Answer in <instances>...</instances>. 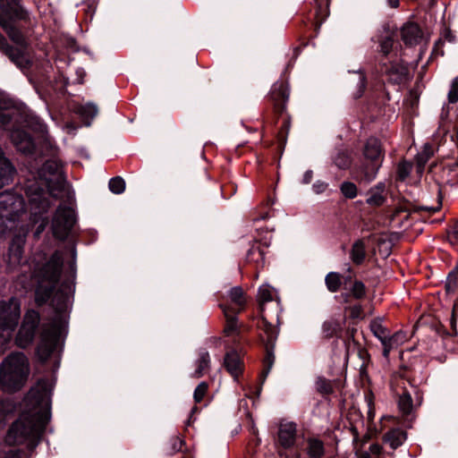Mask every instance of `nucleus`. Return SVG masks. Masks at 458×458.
Segmentation results:
<instances>
[{"mask_svg": "<svg viewBox=\"0 0 458 458\" xmlns=\"http://www.w3.org/2000/svg\"><path fill=\"white\" fill-rule=\"evenodd\" d=\"M52 383L40 379L31 387L23 399L20 418L8 430L5 441L9 445L28 442L30 449L39 443L40 437L51 418Z\"/></svg>", "mask_w": 458, "mask_h": 458, "instance_id": "nucleus-1", "label": "nucleus"}, {"mask_svg": "<svg viewBox=\"0 0 458 458\" xmlns=\"http://www.w3.org/2000/svg\"><path fill=\"white\" fill-rule=\"evenodd\" d=\"M38 176L40 181L45 182L48 193L37 182L27 187L26 194L29 198V204L35 216L46 213L49 208L50 201L47 195L57 198L60 192L66 191V181L64 177L62 165L56 158L47 160L39 169Z\"/></svg>", "mask_w": 458, "mask_h": 458, "instance_id": "nucleus-2", "label": "nucleus"}, {"mask_svg": "<svg viewBox=\"0 0 458 458\" xmlns=\"http://www.w3.org/2000/svg\"><path fill=\"white\" fill-rule=\"evenodd\" d=\"M73 291L72 282H64L52 300V305L56 311V319L47 327H43L37 349L38 359L42 361H46L57 348L63 330L62 320L69 311Z\"/></svg>", "mask_w": 458, "mask_h": 458, "instance_id": "nucleus-3", "label": "nucleus"}, {"mask_svg": "<svg viewBox=\"0 0 458 458\" xmlns=\"http://www.w3.org/2000/svg\"><path fill=\"white\" fill-rule=\"evenodd\" d=\"M17 7L21 8L22 16L15 15L13 12L14 7L13 4H0V26L6 31L9 38L17 44L21 48H13L9 46L6 39L0 33V52L9 57V59L15 64L18 67L24 69L27 68L30 62L25 55L24 49L27 47V41L23 34L13 26L15 20H25L27 18V12L21 5L20 0L15 1Z\"/></svg>", "mask_w": 458, "mask_h": 458, "instance_id": "nucleus-4", "label": "nucleus"}, {"mask_svg": "<svg viewBox=\"0 0 458 458\" xmlns=\"http://www.w3.org/2000/svg\"><path fill=\"white\" fill-rule=\"evenodd\" d=\"M30 361L21 352L7 355L0 363V388L4 392L20 390L30 375Z\"/></svg>", "mask_w": 458, "mask_h": 458, "instance_id": "nucleus-5", "label": "nucleus"}, {"mask_svg": "<svg viewBox=\"0 0 458 458\" xmlns=\"http://www.w3.org/2000/svg\"><path fill=\"white\" fill-rule=\"evenodd\" d=\"M63 266V257L59 251H55L51 258L42 266L36 265L33 276L38 280L36 289V302L41 305L47 301L59 279Z\"/></svg>", "mask_w": 458, "mask_h": 458, "instance_id": "nucleus-6", "label": "nucleus"}, {"mask_svg": "<svg viewBox=\"0 0 458 458\" xmlns=\"http://www.w3.org/2000/svg\"><path fill=\"white\" fill-rule=\"evenodd\" d=\"M21 318V302L16 297L0 301V353L9 346Z\"/></svg>", "mask_w": 458, "mask_h": 458, "instance_id": "nucleus-7", "label": "nucleus"}, {"mask_svg": "<svg viewBox=\"0 0 458 458\" xmlns=\"http://www.w3.org/2000/svg\"><path fill=\"white\" fill-rule=\"evenodd\" d=\"M363 159L356 168L360 180L370 182L377 177L384 160V151L380 141L377 138H369L363 148Z\"/></svg>", "mask_w": 458, "mask_h": 458, "instance_id": "nucleus-8", "label": "nucleus"}, {"mask_svg": "<svg viewBox=\"0 0 458 458\" xmlns=\"http://www.w3.org/2000/svg\"><path fill=\"white\" fill-rule=\"evenodd\" d=\"M40 321L39 314L34 310H28L15 336V344L26 348L33 343Z\"/></svg>", "mask_w": 458, "mask_h": 458, "instance_id": "nucleus-9", "label": "nucleus"}, {"mask_svg": "<svg viewBox=\"0 0 458 458\" xmlns=\"http://www.w3.org/2000/svg\"><path fill=\"white\" fill-rule=\"evenodd\" d=\"M75 224L72 208L59 206L52 221L53 233L56 238L65 239Z\"/></svg>", "mask_w": 458, "mask_h": 458, "instance_id": "nucleus-10", "label": "nucleus"}, {"mask_svg": "<svg viewBox=\"0 0 458 458\" xmlns=\"http://www.w3.org/2000/svg\"><path fill=\"white\" fill-rule=\"evenodd\" d=\"M25 211L24 199L13 191L0 193V213L7 216L19 218Z\"/></svg>", "mask_w": 458, "mask_h": 458, "instance_id": "nucleus-11", "label": "nucleus"}, {"mask_svg": "<svg viewBox=\"0 0 458 458\" xmlns=\"http://www.w3.org/2000/svg\"><path fill=\"white\" fill-rule=\"evenodd\" d=\"M24 240L21 237H15L9 247L7 256V268L10 271H15L20 267H26L23 262Z\"/></svg>", "mask_w": 458, "mask_h": 458, "instance_id": "nucleus-12", "label": "nucleus"}, {"mask_svg": "<svg viewBox=\"0 0 458 458\" xmlns=\"http://www.w3.org/2000/svg\"><path fill=\"white\" fill-rule=\"evenodd\" d=\"M10 137L12 142L19 151L24 154H31L35 150V143L25 131L13 129L11 131Z\"/></svg>", "mask_w": 458, "mask_h": 458, "instance_id": "nucleus-13", "label": "nucleus"}, {"mask_svg": "<svg viewBox=\"0 0 458 458\" xmlns=\"http://www.w3.org/2000/svg\"><path fill=\"white\" fill-rule=\"evenodd\" d=\"M296 424L293 422H282L278 429V441L284 448L293 446L296 439Z\"/></svg>", "mask_w": 458, "mask_h": 458, "instance_id": "nucleus-14", "label": "nucleus"}, {"mask_svg": "<svg viewBox=\"0 0 458 458\" xmlns=\"http://www.w3.org/2000/svg\"><path fill=\"white\" fill-rule=\"evenodd\" d=\"M403 42L409 46L419 44L423 38L421 29L415 23L409 22L403 25L401 30Z\"/></svg>", "mask_w": 458, "mask_h": 458, "instance_id": "nucleus-15", "label": "nucleus"}, {"mask_svg": "<svg viewBox=\"0 0 458 458\" xmlns=\"http://www.w3.org/2000/svg\"><path fill=\"white\" fill-rule=\"evenodd\" d=\"M224 365L234 380H237L242 371V362L240 355L234 351L227 352L225 356Z\"/></svg>", "mask_w": 458, "mask_h": 458, "instance_id": "nucleus-16", "label": "nucleus"}, {"mask_svg": "<svg viewBox=\"0 0 458 458\" xmlns=\"http://www.w3.org/2000/svg\"><path fill=\"white\" fill-rule=\"evenodd\" d=\"M15 172L11 162L4 156V152L0 148V188L8 184Z\"/></svg>", "mask_w": 458, "mask_h": 458, "instance_id": "nucleus-17", "label": "nucleus"}, {"mask_svg": "<svg viewBox=\"0 0 458 458\" xmlns=\"http://www.w3.org/2000/svg\"><path fill=\"white\" fill-rule=\"evenodd\" d=\"M385 189V183L378 182L369 191L366 202L370 206H381L386 200Z\"/></svg>", "mask_w": 458, "mask_h": 458, "instance_id": "nucleus-18", "label": "nucleus"}, {"mask_svg": "<svg viewBox=\"0 0 458 458\" xmlns=\"http://www.w3.org/2000/svg\"><path fill=\"white\" fill-rule=\"evenodd\" d=\"M383 440L392 449H396L406 440V433L400 428H393L384 435Z\"/></svg>", "mask_w": 458, "mask_h": 458, "instance_id": "nucleus-19", "label": "nucleus"}, {"mask_svg": "<svg viewBox=\"0 0 458 458\" xmlns=\"http://www.w3.org/2000/svg\"><path fill=\"white\" fill-rule=\"evenodd\" d=\"M334 165L342 170L348 169L352 162L351 153L347 149L339 148L332 157Z\"/></svg>", "mask_w": 458, "mask_h": 458, "instance_id": "nucleus-20", "label": "nucleus"}, {"mask_svg": "<svg viewBox=\"0 0 458 458\" xmlns=\"http://www.w3.org/2000/svg\"><path fill=\"white\" fill-rule=\"evenodd\" d=\"M366 258V244L362 240L354 242L350 251V259L356 265H360Z\"/></svg>", "mask_w": 458, "mask_h": 458, "instance_id": "nucleus-21", "label": "nucleus"}, {"mask_svg": "<svg viewBox=\"0 0 458 458\" xmlns=\"http://www.w3.org/2000/svg\"><path fill=\"white\" fill-rule=\"evenodd\" d=\"M210 357L209 353L206 350H200L199 352V358L196 360V369L192 374L193 377H200L209 368Z\"/></svg>", "mask_w": 458, "mask_h": 458, "instance_id": "nucleus-22", "label": "nucleus"}, {"mask_svg": "<svg viewBox=\"0 0 458 458\" xmlns=\"http://www.w3.org/2000/svg\"><path fill=\"white\" fill-rule=\"evenodd\" d=\"M307 453L310 458H321L325 453L322 441L317 438H310L308 440Z\"/></svg>", "mask_w": 458, "mask_h": 458, "instance_id": "nucleus-23", "label": "nucleus"}, {"mask_svg": "<svg viewBox=\"0 0 458 458\" xmlns=\"http://www.w3.org/2000/svg\"><path fill=\"white\" fill-rule=\"evenodd\" d=\"M98 106L93 103H87L78 109V113L85 120L87 126L90 125L91 120L98 114Z\"/></svg>", "mask_w": 458, "mask_h": 458, "instance_id": "nucleus-24", "label": "nucleus"}, {"mask_svg": "<svg viewBox=\"0 0 458 458\" xmlns=\"http://www.w3.org/2000/svg\"><path fill=\"white\" fill-rule=\"evenodd\" d=\"M18 219L13 216H7L0 213V239H2L9 231L17 227Z\"/></svg>", "mask_w": 458, "mask_h": 458, "instance_id": "nucleus-25", "label": "nucleus"}, {"mask_svg": "<svg viewBox=\"0 0 458 458\" xmlns=\"http://www.w3.org/2000/svg\"><path fill=\"white\" fill-rule=\"evenodd\" d=\"M399 410L403 414H410L413 409V402L411 395L409 392L404 391L399 397L398 400Z\"/></svg>", "mask_w": 458, "mask_h": 458, "instance_id": "nucleus-26", "label": "nucleus"}, {"mask_svg": "<svg viewBox=\"0 0 458 458\" xmlns=\"http://www.w3.org/2000/svg\"><path fill=\"white\" fill-rule=\"evenodd\" d=\"M325 283L329 292L335 293L340 288L341 276L336 272H330L326 276Z\"/></svg>", "mask_w": 458, "mask_h": 458, "instance_id": "nucleus-27", "label": "nucleus"}, {"mask_svg": "<svg viewBox=\"0 0 458 458\" xmlns=\"http://www.w3.org/2000/svg\"><path fill=\"white\" fill-rule=\"evenodd\" d=\"M393 44H394V36H393V34L387 32L379 40L380 53H382L384 55H387L393 48Z\"/></svg>", "mask_w": 458, "mask_h": 458, "instance_id": "nucleus-28", "label": "nucleus"}, {"mask_svg": "<svg viewBox=\"0 0 458 458\" xmlns=\"http://www.w3.org/2000/svg\"><path fill=\"white\" fill-rule=\"evenodd\" d=\"M258 298L261 305L274 299V291L268 284H263L259 289Z\"/></svg>", "mask_w": 458, "mask_h": 458, "instance_id": "nucleus-29", "label": "nucleus"}, {"mask_svg": "<svg viewBox=\"0 0 458 458\" xmlns=\"http://www.w3.org/2000/svg\"><path fill=\"white\" fill-rule=\"evenodd\" d=\"M225 316L226 317V326L224 329V332L226 335H232L237 332V319L235 316H231L228 314L226 310H224Z\"/></svg>", "mask_w": 458, "mask_h": 458, "instance_id": "nucleus-30", "label": "nucleus"}, {"mask_svg": "<svg viewBox=\"0 0 458 458\" xmlns=\"http://www.w3.org/2000/svg\"><path fill=\"white\" fill-rule=\"evenodd\" d=\"M108 187L113 193L121 194L125 190V182L122 177L116 176L110 179Z\"/></svg>", "mask_w": 458, "mask_h": 458, "instance_id": "nucleus-31", "label": "nucleus"}, {"mask_svg": "<svg viewBox=\"0 0 458 458\" xmlns=\"http://www.w3.org/2000/svg\"><path fill=\"white\" fill-rule=\"evenodd\" d=\"M229 297L234 304L240 307H242L245 304V297L241 287H233L229 292Z\"/></svg>", "mask_w": 458, "mask_h": 458, "instance_id": "nucleus-32", "label": "nucleus"}, {"mask_svg": "<svg viewBox=\"0 0 458 458\" xmlns=\"http://www.w3.org/2000/svg\"><path fill=\"white\" fill-rule=\"evenodd\" d=\"M340 190L345 198L354 199L357 196V187L353 182H344L341 184Z\"/></svg>", "mask_w": 458, "mask_h": 458, "instance_id": "nucleus-33", "label": "nucleus"}, {"mask_svg": "<svg viewBox=\"0 0 458 458\" xmlns=\"http://www.w3.org/2000/svg\"><path fill=\"white\" fill-rule=\"evenodd\" d=\"M322 329L327 337H332L340 329V325L335 320H328L324 322Z\"/></svg>", "mask_w": 458, "mask_h": 458, "instance_id": "nucleus-34", "label": "nucleus"}, {"mask_svg": "<svg viewBox=\"0 0 458 458\" xmlns=\"http://www.w3.org/2000/svg\"><path fill=\"white\" fill-rule=\"evenodd\" d=\"M445 289L449 293H454L458 289V271L449 273L445 282Z\"/></svg>", "mask_w": 458, "mask_h": 458, "instance_id": "nucleus-35", "label": "nucleus"}, {"mask_svg": "<svg viewBox=\"0 0 458 458\" xmlns=\"http://www.w3.org/2000/svg\"><path fill=\"white\" fill-rule=\"evenodd\" d=\"M370 329L377 338L382 337L388 332L387 328L383 326L381 320L379 319H374L371 321Z\"/></svg>", "mask_w": 458, "mask_h": 458, "instance_id": "nucleus-36", "label": "nucleus"}, {"mask_svg": "<svg viewBox=\"0 0 458 458\" xmlns=\"http://www.w3.org/2000/svg\"><path fill=\"white\" fill-rule=\"evenodd\" d=\"M433 151L432 148L429 145H425L424 149L418 154L417 156V163L418 165L422 168L424 165L427 163L428 158L432 156Z\"/></svg>", "mask_w": 458, "mask_h": 458, "instance_id": "nucleus-37", "label": "nucleus"}, {"mask_svg": "<svg viewBox=\"0 0 458 458\" xmlns=\"http://www.w3.org/2000/svg\"><path fill=\"white\" fill-rule=\"evenodd\" d=\"M405 336L402 332H396L393 335L388 334L389 352L404 342Z\"/></svg>", "mask_w": 458, "mask_h": 458, "instance_id": "nucleus-38", "label": "nucleus"}, {"mask_svg": "<svg viewBox=\"0 0 458 458\" xmlns=\"http://www.w3.org/2000/svg\"><path fill=\"white\" fill-rule=\"evenodd\" d=\"M352 296L356 299H361L365 296V285L361 281H355L351 288Z\"/></svg>", "mask_w": 458, "mask_h": 458, "instance_id": "nucleus-39", "label": "nucleus"}, {"mask_svg": "<svg viewBox=\"0 0 458 458\" xmlns=\"http://www.w3.org/2000/svg\"><path fill=\"white\" fill-rule=\"evenodd\" d=\"M207 390L208 384L206 382H201L198 385V386L195 388L193 394L196 403H199L203 399Z\"/></svg>", "mask_w": 458, "mask_h": 458, "instance_id": "nucleus-40", "label": "nucleus"}, {"mask_svg": "<svg viewBox=\"0 0 458 458\" xmlns=\"http://www.w3.org/2000/svg\"><path fill=\"white\" fill-rule=\"evenodd\" d=\"M264 331L267 335V342L272 344L277 337L278 331L271 324L265 322Z\"/></svg>", "mask_w": 458, "mask_h": 458, "instance_id": "nucleus-41", "label": "nucleus"}, {"mask_svg": "<svg viewBox=\"0 0 458 458\" xmlns=\"http://www.w3.org/2000/svg\"><path fill=\"white\" fill-rule=\"evenodd\" d=\"M448 100L451 103L458 101V79H454L448 91Z\"/></svg>", "mask_w": 458, "mask_h": 458, "instance_id": "nucleus-42", "label": "nucleus"}, {"mask_svg": "<svg viewBox=\"0 0 458 458\" xmlns=\"http://www.w3.org/2000/svg\"><path fill=\"white\" fill-rule=\"evenodd\" d=\"M377 339L380 341L381 344L383 345V356L387 359L389 356V346H390L389 343H388L389 342L388 341V332L386 335H384L382 337L377 338Z\"/></svg>", "mask_w": 458, "mask_h": 458, "instance_id": "nucleus-43", "label": "nucleus"}, {"mask_svg": "<svg viewBox=\"0 0 458 458\" xmlns=\"http://www.w3.org/2000/svg\"><path fill=\"white\" fill-rule=\"evenodd\" d=\"M32 123H28V126L31 127L35 131H39L41 132H44L45 127L43 123L40 122V120L38 117H31L30 118Z\"/></svg>", "mask_w": 458, "mask_h": 458, "instance_id": "nucleus-44", "label": "nucleus"}, {"mask_svg": "<svg viewBox=\"0 0 458 458\" xmlns=\"http://www.w3.org/2000/svg\"><path fill=\"white\" fill-rule=\"evenodd\" d=\"M327 186L328 184L327 182L322 181H317L313 183L312 189L315 193L320 194L327 190Z\"/></svg>", "mask_w": 458, "mask_h": 458, "instance_id": "nucleus-45", "label": "nucleus"}, {"mask_svg": "<svg viewBox=\"0 0 458 458\" xmlns=\"http://www.w3.org/2000/svg\"><path fill=\"white\" fill-rule=\"evenodd\" d=\"M443 39L445 41L453 43L455 40V36L453 34V32L449 29L445 28L443 30L442 34H441V38H439V42H441V40H443Z\"/></svg>", "mask_w": 458, "mask_h": 458, "instance_id": "nucleus-46", "label": "nucleus"}, {"mask_svg": "<svg viewBox=\"0 0 458 458\" xmlns=\"http://www.w3.org/2000/svg\"><path fill=\"white\" fill-rule=\"evenodd\" d=\"M267 368L262 372V375H261V385L265 382L266 380V377H267L269 371H270V369L273 365V362H274V357L272 356V354H268L267 358Z\"/></svg>", "mask_w": 458, "mask_h": 458, "instance_id": "nucleus-47", "label": "nucleus"}, {"mask_svg": "<svg viewBox=\"0 0 458 458\" xmlns=\"http://www.w3.org/2000/svg\"><path fill=\"white\" fill-rule=\"evenodd\" d=\"M357 75H358V86H359V92H358L357 98H359L361 96L363 89H365V76L361 72H359Z\"/></svg>", "mask_w": 458, "mask_h": 458, "instance_id": "nucleus-48", "label": "nucleus"}, {"mask_svg": "<svg viewBox=\"0 0 458 458\" xmlns=\"http://www.w3.org/2000/svg\"><path fill=\"white\" fill-rule=\"evenodd\" d=\"M409 173H410V168H409L408 165L403 164V165H399L398 174H399V177L402 180L405 179L408 176Z\"/></svg>", "mask_w": 458, "mask_h": 458, "instance_id": "nucleus-49", "label": "nucleus"}, {"mask_svg": "<svg viewBox=\"0 0 458 458\" xmlns=\"http://www.w3.org/2000/svg\"><path fill=\"white\" fill-rule=\"evenodd\" d=\"M441 203L438 202L437 206L436 207H429V206H419L417 207V210H424L428 211L430 214L436 213L440 209Z\"/></svg>", "mask_w": 458, "mask_h": 458, "instance_id": "nucleus-50", "label": "nucleus"}, {"mask_svg": "<svg viewBox=\"0 0 458 458\" xmlns=\"http://www.w3.org/2000/svg\"><path fill=\"white\" fill-rule=\"evenodd\" d=\"M16 0H0V4H14L13 7V12L15 13V15L17 16H22V12L21 11V8H19V6L17 7V4L15 2Z\"/></svg>", "mask_w": 458, "mask_h": 458, "instance_id": "nucleus-51", "label": "nucleus"}, {"mask_svg": "<svg viewBox=\"0 0 458 458\" xmlns=\"http://www.w3.org/2000/svg\"><path fill=\"white\" fill-rule=\"evenodd\" d=\"M3 458H21V452L19 450H11Z\"/></svg>", "mask_w": 458, "mask_h": 458, "instance_id": "nucleus-52", "label": "nucleus"}, {"mask_svg": "<svg viewBox=\"0 0 458 458\" xmlns=\"http://www.w3.org/2000/svg\"><path fill=\"white\" fill-rule=\"evenodd\" d=\"M313 172L311 170L306 171L305 174H303L302 182L305 184L310 183L311 182Z\"/></svg>", "mask_w": 458, "mask_h": 458, "instance_id": "nucleus-53", "label": "nucleus"}, {"mask_svg": "<svg viewBox=\"0 0 458 458\" xmlns=\"http://www.w3.org/2000/svg\"><path fill=\"white\" fill-rule=\"evenodd\" d=\"M361 307L360 306H353L351 310L352 317L358 318L360 314Z\"/></svg>", "mask_w": 458, "mask_h": 458, "instance_id": "nucleus-54", "label": "nucleus"}, {"mask_svg": "<svg viewBox=\"0 0 458 458\" xmlns=\"http://www.w3.org/2000/svg\"><path fill=\"white\" fill-rule=\"evenodd\" d=\"M382 447L379 445L373 444L369 447V451L374 454H378L381 452Z\"/></svg>", "mask_w": 458, "mask_h": 458, "instance_id": "nucleus-55", "label": "nucleus"}, {"mask_svg": "<svg viewBox=\"0 0 458 458\" xmlns=\"http://www.w3.org/2000/svg\"><path fill=\"white\" fill-rule=\"evenodd\" d=\"M46 225H47V221H45V220L42 221V223H40V225L38 226V228L35 232L36 236H38L45 230Z\"/></svg>", "mask_w": 458, "mask_h": 458, "instance_id": "nucleus-56", "label": "nucleus"}, {"mask_svg": "<svg viewBox=\"0 0 458 458\" xmlns=\"http://www.w3.org/2000/svg\"><path fill=\"white\" fill-rule=\"evenodd\" d=\"M452 237L458 242V221L454 224L452 230Z\"/></svg>", "mask_w": 458, "mask_h": 458, "instance_id": "nucleus-57", "label": "nucleus"}, {"mask_svg": "<svg viewBox=\"0 0 458 458\" xmlns=\"http://www.w3.org/2000/svg\"><path fill=\"white\" fill-rule=\"evenodd\" d=\"M388 4L391 7L396 8L399 6L400 2L399 0H388Z\"/></svg>", "mask_w": 458, "mask_h": 458, "instance_id": "nucleus-58", "label": "nucleus"}, {"mask_svg": "<svg viewBox=\"0 0 458 458\" xmlns=\"http://www.w3.org/2000/svg\"><path fill=\"white\" fill-rule=\"evenodd\" d=\"M71 270L74 274L75 273V261L73 260L71 264Z\"/></svg>", "mask_w": 458, "mask_h": 458, "instance_id": "nucleus-59", "label": "nucleus"}, {"mask_svg": "<svg viewBox=\"0 0 458 458\" xmlns=\"http://www.w3.org/2000/svg\"><path fill=\"white\" fill-rule=\"evenodd\" d=\"M47 145L49 146V148H51V153L50 154L51 155H55V150L53 149V147H52L51 143L50 142H47Z\"/></svg>", "mask_w": 458, "mask_h": 458, "instance_id": "nucleus-60", "label": "nucleus"}, {"mask_svg": "<svg viewBox=\"0 0 458 458\" xmlns=\"http://www.w3.org/2000/svg\"><path fill=\"white\" fill-rule=\"evenodd\" d=\"M360 458H370V455L368 453L362 454Z\"/></svg>", "mask_w": 458, "mask_h": 458, "instance_id": "nucleus-61", "label": "nucleus"}, {"mask_svg": "<svg viewBox=\"0 0 458 458\" xmlns=\"http://www.w3.org/2000/svg\"><path fill=\"white\" fill-rule=\"evenodd\" d=\"M352 276L349 275L344 277V282L347 283L348 281H351Z\"/></svg>", "mask_w": 458, "mask_h": 458, "instance_id": "nucleus-62", "label": "nucleus"}, {"mask_svg": "<svg viewBox=\"0 0 458 458\" xmlns=\"http://www.w3.org/2000/svg\"><path fill=\"white\" fill-rule=\"evenodd\" d=\"M72 258H73V259H75V257H76V250L73 249V250H72Z\"/></svg>", "mask_w": 458, "mask_h": 458, "instance_id": "nucleus-63", "label": "nucleus"}, {"mask_svg": "<svg viewBox=\"0 0 458 458\" xmlns=\"http://www.w3.org/2000/svg\"><path fill=\"white\" fill-rule=\"evenodd\" d=\"M260 391H261V386H260V387L258 389V391H257V395H258V396L259 395Z\"/></svg>", "mask_w": 458, "mask_h": 458, "instance_id": "nucleus-64", "label": "nucleus"}]
</instances>
